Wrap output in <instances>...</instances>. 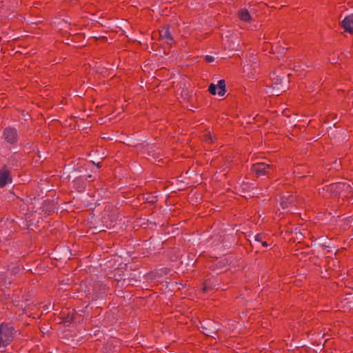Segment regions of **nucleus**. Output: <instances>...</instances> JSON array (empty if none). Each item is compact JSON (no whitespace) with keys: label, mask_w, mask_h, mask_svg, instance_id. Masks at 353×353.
I'll list each match as a JSON object with an SVG mask.
<instances>
[{"label":"nucleus","mask_w":353,"mask_h":353,"mask_svg":"<svg viewBox=\"0 0 353 353\" xmlns=\"http://www.w3.org/2000/svg\"><path fill=\"white\" fill-rule=\"evenodd\" d=\"M341 26L345 32L353 33V14L345 17L341 22Z\"/></svg>","instance_id":"6e6552de"},{"label":"nucleus","mask_w":353,"mask_h":353,"mask_svg":"<svg viewBox=\"0 0 353 353\" xmlns=\"http://www.w3.org/2000/svg\"><path fill=\"white\" fill-rule=\"evenodd\" d=\"M12 181L10 172L6 168H3L0 170V188H3L8 183Z\"/></svg>","instance_id":"1a4fd4ad"},{"label":"nucleus","mask_w":353,"mask_h":353,"mask_svg":"<svg viewBox=\"0 0 353 353\" xmlns=\"http://www.w3.org/2000/svg\"><path fill=\"white\" fill-rule=\"evenodd\" d=\"M344 184L341 183H332L323 188V192L329 194L332 197H336L339 195L343 190Z\"/></svg>","instance_id":"7ed1b4c3"},{"label":"nucleus","mask_w":353,"mask_h":353,"mask_svg":"<svg viewBox=\"0 0 353 353\" xmlns=\"http://www.w3.org/2000/svg\"><path fill=\"white\" fill-rule=\"evenodd\" d=\"M270 236L265 233H259L254 236V243H261L263 248H267L270 245L268 239Z\"/></svg>","instance_id":"9d476101"},{"label":"nucleus","mask_w":353,"mask_h":353,"mask_svg":"<svg viewBox=\"0 0 353 353\" xmlns=\"http://www.w3.org/2000/svg\"><path fill=\"white\" fill-rule=\"evenodd\" d=\"M87 179H84V176H79L76 177L72 181V186L79 192H82L85 190V181Z\"/></svg>","instance_id":"423d86ee"},{"label":"nucleus","mask_w":353,"mask_h":353,"mask_svg":"<svg viewBox=\"0 0 353 353\" xmlns=\"http://www.w3.org/2000/svg\"><path fill=\"white\" fill-rule=\"evenodd\" d=\"M210 281H205L203 287L202 288V291L204 293L208 292L213 290V288L210 285Z\"/></svg>","instance_id":"4468645a"},{"label":"nucleus","mask_w":353,"mask_h":353,"mask_svg":"<svg viewBox=\"0 0 353 353\" xmlns=\"http://www.w3.org/2000/svg\"><path fill=\"white\" fill-rule=\"evenodd\" d=\"M65 322H72L73 321V316L68 315L66 318H63Z\"/></svg>","instance_id":"f3484780"},{"label":"nucleus","mask_w":353,"mask_h":353,"mask_svg":"<svg viewBox=\"0 0 353 353\" xmlns=\"http://www.w3.org/2000/svg\"><path fill=\"white\" fill-rule=\"evenodd\" d=\"M216 90H217V88H216V85H214V83H211L210 85H209V88H208V91L209 92L212 94V95H215L216 94Z\"/></svg>","instance_id":"2eb2a0df"},{"label":"nucleus","mask_w":353,"mask_h":353,"mask_svg":"<svg viewBox=\"0 0 353 353\" xmlns=\"http://www.w3.org/2000/svg\"><path fill=\"white\" fill-rule=\"evenodd\" d=\"M202 140L207 143H213L216 140V138L210 132L207 131L203 134Z\"/></svg>","instance_id":"f8f14e48"},{"label":"nucleus","mask_w":353,"mask_h":353,"mask_svg":"<svg viewBox=\"0 0 353 353\" xmlns=\"http://www.w3.org/2000/svg\"><path fill=\"white\" fill-rule=\"evenodd\" d=\"M205 61L208 63H211L214 61V58L212 56L210 55H206L204 58Z\"/></svg>","instance_id":"dca6fc26"},{"label":"nucleus","mask_w":353,"mask_h":353,"mask_svg":"<svg viewBox=\"0 0 353 353\" xmlns=\"http://www.w3.org/2000/svg\"><path fill=\"white\" fill-rule=\"evenodd\" d=\"M218 89V94L221 97H223L225 92V81L223 79H221L218 81V84L216 85Z\"/></svg>","instance_id":"ddd939ff"},{"label":"nucleus","mask_w":353,"mask_h":353,"mask_svg":"<svg viewBox=\"0 0 353 353\" xmlns=\"http://www.w3.org/2000/svg\"><path fill=\"white\" fill-rule=\"evenodd\" d=\"M14 337V327L8 323L0 325V347H6Z\"/></svg>","instance_id":"f257e3e1"},{"label":"nucleus","mask_w":353,"mask_h":353,"mask_svg":"<svg viewBox=\"0 0 353 353\" xmlns=\"http://www.w3.org/2000/svg\"><path fill=\"white\" fill-rule=\"evenodd\" d=\"M238 17L241 21L245 22H248L252 19L250 12L246 9L240 10L238 12Z\"/></svg>","instance_id":"9b49d317"},{"label":"nucleus","mask_w":353,"mask_h":353,"mask_svg":"<svg viewBox=\"0 0 353 353\" xmlns=\"http://www.w3.org/2000/svg\"><path fill=\"white\" fill-rule=\"evenodd\" d=\"M272 168L273 165H269L265 163H257L252 165L251 170L259 176L268 174L269 173V170Z\"/></svg>","instance_id":"20e7f679"},{"label":"nucleus","mask_w":353,"mask_h":353,"mask_svg":"<svg viewBox=\"0 0 353 353\" xmlns=\"http://www.w3.org/2000/svg\"><path fill=\"white\" fill-rule=\"evenodd\" d=\"M159 35L161 39L164 40L166 43L171 45L174 43V39L169 30V26H166L163 27V28L159 30Z\"/></svg>","instance_id":"0eeeda50"},{"label":"nucleus","mask_w":353,"mask_h":353,"mask_svg":"<svg viewBox=\"0 0 353 353\" xmlns=\"http://www.w3.org/2000/svg\"><path fill=\"white\" fill-rule=\"evenodd\" d=\"M296 201L295 196L290 192H286L281 196L280 205L283 209H286Z\"/></svg>","instance_id":"39448f33"},{"label":"nucleus","mask_w":353,"mask_h":353,"mask_svg":"<svg viewBox=\"0 0 353 353\" xmlns=\"http://www.w3.org/2000/svg\"><path fill=\"white\" fill-rule=\"evenodd\" d=\"M92 175H91V174H88V176H86L85 177L84 176V179H87V180H88V179H92Z\"/></svg>","instance_id":"a211bd4d"},{"label":"nucleus","mask_w":353,"mask_h":353,"mask_svg":"<svg viewBox=\"0 0 353 353\" xmlns=\"http://www.w3.org/2000/svg\"><path fill=\"white\" fill-rule=\"evenodd\" d=\"M3 137L7 143L12 145L16 144L19 139L17 129L12 127L5 128L3 133Z\"/></svg>","instance_id":"f03ea898"}]
</instances>
